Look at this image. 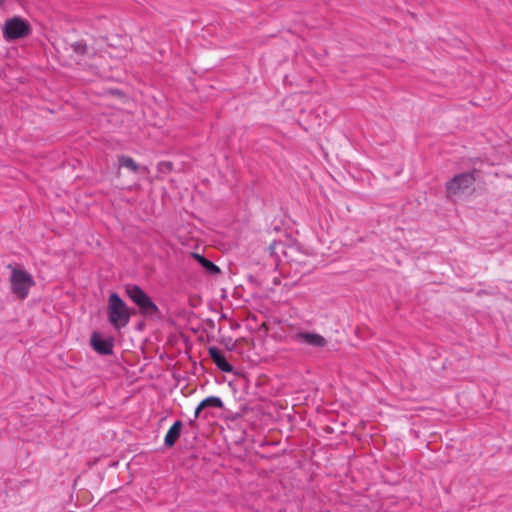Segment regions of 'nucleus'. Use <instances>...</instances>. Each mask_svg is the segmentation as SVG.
<instances>
[{"label":"nucleus","instance_id":"1","mask_svg":"<svg viewBox=\"0 0 512 512\" xmlns=\"http://www.w3.org/2000/svg\"><path fill=\"white\" fill-rule=\"evenodd\" d=\"M107 316L109 323L116 330L125 327L130 321V310L117 293H111L109 296Z\"/></svg>","mask_w":512,"mask_h":512},{"label":"nucleus","instance_id":"2","mask_svg":"<svg viewBox=\"0 0 512 512\" xmlns=\"http://www.w3.org/2000/svg\"><path fill=\"white\" fill-rule=\"evenodd\" d=\"M8 268L11 270L9 279L11 292L20 300L26 299L30 289L35 285L32 275L22 268L11 265Z\"/></svg>","mask_w":512,"mask_h":512},{"label":"nucleus","instance_id":"3","mask_svg":"<svg viewBox=\"0 0 512 512\" xmlns=\"http://www.w3.org/2000/svg\"><path fill=\"white\" fill-rule=\"evenodd\" d=\"M125 292L131 301L139 308L144 316H153L159 312L157 305L151 298L137 285L127 284Z\"/></svg>","mask_w":512,"mask_h":512},{"label":"nucleus","instance_id":"4","mask_svg":"<svg viewBox=\"0 0 512 512\" xmlns=\"http://www.w3.org/2000/svg\"><path fill=\"white\" fill-rule=\"evenodd\" d=\"M31 33L29 22L20 17H12L6 20L3 27V37L6 40H16L24 38Z\"/></svg>","mask_w":512,"mask_h":512},{"label":"nucleus","instance_id":"5","mask_svg":"<svg viewBox=\"0 0 512 512\" xmlns=\"http://www.w3.org/2000/svg\"><path fill=\"white\" fill-rule=\"evenodd\" d=\"M474 182L475 176L473 173L458 174L446 184L447 194L449 197L458 195L469 189Z\"/></svg>","mask_w":512,"mask_h":512},{"label":"nucleus","instance_id":"6","mask_svg":"<svg viewBox=\"0 0 512 512\" xmlns=\"http://www.w3.org/2000/svg\"><path fill=\"white\" fill-rule=\"evenodd\" d=\"M291 340L307 344L312 347H325L327 340L320 334L314 332H297L290 336Z\"/></svg>","mask_w":512,"mask_h":512},{"label":"nucleus","instance_id":"7","mask_svg":"<svg viewBox=\"0 0 512 512\" xmlns=\"http://www.w3.org/2000/svg\"><path fill=\"white\" fill-rule=\"evenodd\" d=\"M208 354L216 367L225 373H231L233 371V366L226 360L223 352L215 347H209L208 348Z\"/></svg>","mask_w":512,"mask_h":512},{"label":"nucleus","instance_id":"8","mask_svg":"<svg viewBox=\"0 0 512 512\" xmlns=\"http://www.w3.org/2000/svg\"><path fill=\"white\" fill-rule=\"evenodd\" d=\"M91 345L96 352L102 355H109L113 351L112 340L103 339L96 333L91 337Z\"/></svg>","mask_w":512,"mask_h":512},{"label":"nucleus","instance_id":"9","mask_svg":"<svg viewBox=\"0 0 512 512\" xmlns=\"http://www.w3.org/2000/svg\"><path fill=\"white\" fill-rule=\"evenodd\" d=\"M223 407V402L221 398L217 396H209L202 400L200 404L196 407L194 412V418H198L200 416V412L206 408H217L221 409Z\"/></svg>","mask_w":512,"mask_h":512},{"label":"nucleus","instance_id":"10","mask_svg":"<svg viewBox=\"0 0 512 512\" xmlns=\"http://www.w3.org/2000/svg\"><path fill=\"white\" fill-rule=\"evenodd\" d=\"M182 429V422L176 421L174 424L169 428L168 432L165 435L164 443L166 446L171 447L175 444L177 439L180 437Z\"/></svg>","mask_w":512,"mask_h":512},{"label":"nucleus","instance_id":"11","mask_svg":"<svg viewBox=\"0 0 512 512\" xmlns=\"http://www.w3.org/2000/svg\"><path fill=\"white\" fill-rule=\"evenodd\" d=\"M193 257L201 264V266L211 274L218 273L219 268L210 260L206 259L200 254L193 253Z\"/></svg>","mask_w":512,"mask_h":512},{"label":"nucleus","instance_id":"12","mask_svg":"<svg viewBox=\"0 0 512 512\" xmlns=\"http://www.w3.org/2000/svg\"><path fill=\"white\" fill-rule=\"evenodd\" d=\"M119 164L121 166H124L134 172H136L138 170V165L137 163L131 158V157H126V156H123L119 159Z\"/></svg>","mask_w":512,"mask_h":512},{"label":"nucleus","instance_id":"13","mask_svg":"<svg viewBox=\"0 0 512 512\" xmlns=\"http://www.w3.org/2000/svg\"><path fill=\"white\" fill-rule=\"evenodd\" d=\"M172 169V164L170 162H161L158 165V170L161 172L170 171Z\"/></svg>","mask_w":512,"mask_h":512},{"label":"nucleus","instance_id":"14","mask_svg":"<svg viewBox=\"0 0 512 512\" xmlns=\"http://www.w3.org/2000/svg\"><path fill=\"white\" fill-rule=\"evenodd\" d=\"M275 245H276V242H273V243L270 245V249H271V251H273V249H274Z\"/></svg>","mask_w":512,"mask_h":512},{"label":"nucleus","instance_id":"15","mask_svg":"<svg viewBox=\"0 0 512 512\" xmlns=\"http://www.w3.org/2000/svg\"><path fill=\"white\" fill-rule=\"evenodd\" d=\"M4 3V0H0V5H2Z\"/></svg>","mask_w":512,"mask_h":512}]
</instances>
